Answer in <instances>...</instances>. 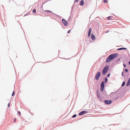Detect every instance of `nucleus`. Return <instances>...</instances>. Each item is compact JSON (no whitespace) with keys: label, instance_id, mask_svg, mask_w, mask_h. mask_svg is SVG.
I'll return each mask as SVG.
<instances>
[{"label":"nucleus","instance_id":"393cba45","mask_svg":"<svg viewBox=\"0 0 130 130\" xmlns=\"http://www.w3.org/2000/svg\"><path fill=\"white\" fill-rule=\"evenodd\" d=\"M91 34L90 33H88V36L89 37L90 36Z\"/></svg>","mask_w":130,"mask_h":130},{"label":"nucleus","instance_id":"c85d7f7f","mask_svg":"<svg viewBox=\"0 0 130 130\" xmlns=\"http://www.w3.org/2000/svg\"><path fill=\"white\" fill-rule=\"evenodd\" d=\"M15 120H16V119L15 118L14 119V122H15Z\"/></svg>","mask_w":130,"mask_h":130},{"label":"nucleus","instance_id":"dca6fc26","mask_svg":"<svg viewBox=\"0 0 130 130\" xmlns=\"http://www.w3.org/2000/svg\"><path fill=\"white\" fill-rule=\"evenodd\" d=\"M45 11H46L48 13H51V11L50 10H45Z\"/></svg>","mask_w":130,"mask_h":130},{"label":"nucleus","instance_id":"9b49d317","mask_svg":"<svg viewBox=\"0 0 130 130\" xmlns=\"http://www.w3.org/2000/svg\"><path fill=\"white\" fill-rule=\"evenodd\" d=\"M130 84V78L129 79L127 84V86H128Z\"/></svg>","mask_w":130,"mask_h":130},{"label":"nucleus","instance_id":"f8f14e48","mask_svg":"<svg viewBox=\"0 0 130 130\" xmlns=\"http://www.w3.org/2000/svg\"><path fill=\"white\" fill-rule=\"evenodd\" d=\"M91 31H92L91 28H89V29L88 33L91 34Z\"/></svg>","mask_w":130,"mask_h":130},{"label":"nucleus","instance_id":"4468645a","mask_svg":"<svg viewBox=\"0 0 130 130\" xmlns=\"http://www.w3.org/2000/svg\"><path fill=\"white\" fill-rule=\"evenodd\" d=\"M125 83V82H123L122 84V86H124Z\"/></svg>","mask_w":130,"mask_h":130},{"label":"nucleus","instance_id":"ddd939ff","mask_svg":"<svg viewBox=\"0 0 130 130\" xmlns=\"http://www.w3.org/2000/svg\"><path fill=\"white\" fill-rule=\"evenodd\" d=\"M112 16H109L108 17L107 19L108 20H111L112 19Z\"/></svg>","mask_w":130,"mask_h":130},{"label":"nucleus","instance_id":"bb28decb","mask_svg":"<svg viewBox=\"0 0 130 130\" xmlns=\"http://www.w3.org/2000/svg\"><path fill=\"white\" fill-rule=\"evenodd\" d=\"M107 78H106V79H105V81H106V83L107 82Z\"/></svg>","mask_w":130,"mask_h":130},{"label":"nucleus","instance_id":"6e6552de","mask_svg":"<svg viewBox=\"0 0 130 130\" xmlns=\"http://www.w3.org/2000/svg\"><path fill=\"white\" fill-rule=\"evenodd\" d=\"M91 37L92 39L93 40H95V37L94 35L93 34H91Z\"/></svg>","mask_w":130,"mask_h":130},{"label":"nucleus","instance_id":"f03ea898","mask_svg":"<svg viewBox=\"0 0 130 130\" xmlns=\"http://www.w3.org/2000/svg\"><path fill=\"white\" fill-rule=\"evenodd\" d=\"M109 69V66H106L102 71V73L103 75L106 74Z\"/></svg>","mask_w":130,"mask_h":130},{"label":"nucleus","instance_id":"a878e982","mask_svg":"<svg viewBox=\"0 0 130 130\" xmlns=\"http://www.w3.org/2000/svg\"><path fill=\"white\" fill-rule=\"evenodd\" d=\"M123 74H124V72H122V75L123 76H124L123 75Z\"/></svg>","mask_w":130,"mask_h":130},{"label":"nucleus","instance_id":"f3484780","mask_svg":"<svg viewBox=\"0 0 130 130\" xmlns=\"http://www.w3.org/2000/svg\"><path fill=\"white\" fill-rule=\"evenodd\" d=\"M32 12L33 13H35L36 12V10L35 9H34L33 10Z\"/></svg>","mask_w":130,"mask_h":130},{"label":"nucleus","instance_id":"aec40b11","mask_svg":"<svg viewBox=\"0 0 130 130\" xmlns=\"http://www.w3.org/2000/svg\"><path fill=\"white\" fill-rule=\"evenodd\" d=\"M18 113L19 115H21V112L20 111H18Z\"/></svg>","mask_w":130,"mask_h":130},{"label":"nucleus","instance_id":"6ab92c4d","mask_svg":"<svg viewBox=\"0 0 130 130\" xmlns=\"http://www.w3.org/2000/svg\"><path fill=\"white\" fill-rule=\"evenodd\" d=\"M76 116V115H75H75H73V116H72V117H73V118H74Z\"/></svg>","mask_w":130,"mask_h":130},{"label":"nucleus","instance_id":"9d476101","mask_svg":"<svg viewBox=\"0 0 130 130\" xmlns=\"http://www.w3.org/2000/svg\"><path fill=\"white\" fill-rule=\"evenodd\" d=\"M127 49L126 48H119L118 49H117V50H126Z\"/></svg>","mask_w":130,"mask_h":130},{"label":"nucleus","instance_id":"412c9836","mask_svg":"<svg viewBox=\"0 0 130 130\" xmlns=\"http://www.w3.org/2000/svg\"><path fill=\"white\" fill-rule=\"evenodd\" d=\"M10 103H9L8 104V107H10Z\"/></svg>","mask_w":130,"mask_h":130},{"label":"nucleus","instance_id":"39448f33","mask_svg":"<svg viewBox=\"0 0 130 130\" xmlns=\"http://www.w3.org/2000/svg\"><path fill=\"white\" fill-rule=\"evenodd\" d=\"M88 112L86 111H83L80 112L79 115H84L85 113H87Z\"/></svg>","mask_w":130,"mask_h":130},{"label":"nucleus","instance_id":"b1692460","mask_svg":"<svg viewBox=\"0 0 130 130\" xmlns=\"http://www.w3.org/2000/svg\"><path fill=\"white\" fill-rule=\"evenodd\" d=\"M70 31H71L70 30H69L68 31V33H69L70 32Z\"/></svg>","mask_w":130,"mask_h":130},{"label":"nucleus","instance_id":"c756f323","mask_svg":"<svg viewBox=\"0 0 130 130\" xmlns=\"http://www.w3.org/2000/svg\"><path fill=\"white\" fill-rule=\"evenodd\" d=\"M124 67H126V65L125 64H124Z\"/></svg>","mask_w":130,"mask_h":130},{"label":"nucleus","instance_id":"1a4fd4ad","mask_svg":"<svg viewBox=\"0 0 130 130\" xmlns=\"http://www.w3.org/2000/svg\"><path fill=\"white\" fill-rule=\"evenodd\" d=\"M80 5L83 6L84 4V1L83 0L81 1L80 2Z\"/></svg>","mask_w":130,"mask_h":130},{"label":"nucleus","instance_id":"20e7f679","mask_svg":"<svg viewBox=\"0 0 130 130\" xmlns=\"http://www.w3.org/2000/svg\"><path fill=\"white\" fill-rule=\"evenodd\" d=\"M101 75V73L100 72H98L96 75L95 79L96 80H98Z\"/></svg>","mask_w":130,"mask_h":130},{"label":"nucleus","instance_id":"cd10ccee","mask_svg":"<svg viewBox=\"0 0 130 130\" xmlns=\"http://www.w3.org/2000/svg\"><path fill=\"white\" fill-rule=\"evenodd\" d=\"M79 0H75V2H77Z\"/></svg>","mask_w":130,"mask_h":130},{"label":"nucleus","instance_id":"0eeeda50","mask_svg":"<svg viewBox=\"0 0 130 130\" xmlns=\"http://www.w3.org/2000/svg\"><path fill=\"white\" fill-rule=\"evenodd\" d=\"M62 21L65 26L67 25L68 22L64 19H63L62 20Z\"/></svg>","mask_w":130,"mask_h":130},{"label":"nucleus","instance_id":"423d86ee","mask_svg":"<svg viewBox=\"0 0 130 130\" xmlns=\"http://www.w3.org/2000/svg\"><path fill=\"white\" fill-rule=\"evenodd\" d=\"M112 102V101L111 100L110 101H107V100H105L104 101V102L106 104H110V103H111Z\"/></svg>","mask_w":130,"mask_h":130},{"label":"nucleus","instance_id":"4be33fe9","mask_svg":"<svg viewBox=\"0 0 130 130\" xmlns=\"http://www.w3.org/2000/svg\"><path fill=\"white\" fill-rule=\"evenodd\" d=\"M110 74L109 73V74H108L107 75V77H109V76H110Z\"/></svg>","mask_w":130,"mask_h":130},{"label":"nucleus","instance_id":"f257e3e1","mask_svg":"<svg viewBox=\"0 0 130 130\" xmlns=\"http://www.w3.org/2000/svg\"><path fill=\"white\" fill-rule=\"evenodd\" d=\"M118 55L117 53L112 54L110 55L107 58L106 60V62L108 63L112 60L115 58L117 57Z\"/></svg>","mask_w":130,"mask_h":130},{"label":"nucleus","instance_id":"7ed1b4c3","mask_svg":"<svg viewBox=\"0 0 130 130\" xmlns=\"http://www.w3.org/2000/svg\"><path fill=\"white\" fill-rule=\"evenodd\" d=\"M104 82H103L101 84V89L100 90L101 91H103V89L104 88Z\"/></svg>","mask_w":130,"mask_h":130},{"label":"nucleus","instance_id":"a211bd4d","mask_svg":"<svg viewBox=\"0 0 130 130\" xmlns=\"http://www.w3.org/2000/svg\"><path fill=\"white\" fill-rule=\"evenodd\" d=\"M14 95V91H13L12 94V96H13Z\"/></svg>","mask_w":130,"mask_h":130},{"label":"nucleus","instance_id":"2eb2a0df","mask_svg":"<svg viewBox=\"0 0 130 130\" xmlns=\"http://www.w3.org/2000/svg\"><path fill=\"white\" fill-rule=\"evenodd\" d=\"M107 2V0H104V3H106Z\"/></svg>","mask_w":130,"mask_h":130},{"label":"nucleus","instance_id":"5701e85b","mask_svg":"<svg viewBox=\"0 0 130 130\" xmlns=\"http://www.w3.org/2000/svg\"><path fill=\"white\" fill-rule=\"evenodd\" d=\"M125 71L126 72H127L128 71V70L127 69H126L125 70Z\"/></svg>","mask_w":130,"mask_h":130}]
</instances>
